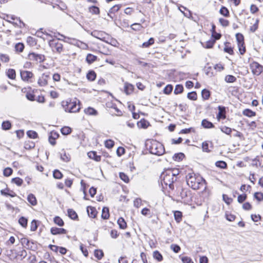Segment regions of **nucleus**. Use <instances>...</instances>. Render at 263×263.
<instances>
[{
  "label": "nucleus",
  "mask_w": 263,
  "mask_h": 263,
  "mask_svg": "<svg viewBox=\"0 0 263 263\" xmlns=\"http://www.w3.org/2000/svg\"><path fill=\"white\" fill-rule=\"evenodd\" d=\"M187 185L194 190H199L202 187L206 189L205 180L199 175L194 173H189L186 176Z\"/></svg>",
  "instance_id": "1"
},
{
  "label": "nucleus",
  "mask_w": 263,
  "mask_h": 263,
  "mask_svg": "<svg viewBox=\"0 0 263 263\" xmlns=\"http://www.w3.org/2000/svg\"><path fill=\"white\" fill-rule=\"evenodd\" d=\"M145 146L152 154L161 156L165 153V148L163 145L157 140H148L145 143Z\"/></svg>",
  "instance_id": "2"
},
{
  "label": "nucleus",
  "mask_w": 263,
  "mask_h": 263,
  "mask_svg": "<svg viewBox=\"0 0 263 263\" xmlns=\"http://www.w3.org/2000/svg\"><path fill=\"white\" fill-rule=\"evenodd\" d=\"M161 183L168 186L170 189L173 190L174 189V183L177 180V177H173V174L167 172V170L164 171L160 176Z\"/></svg>",
  "instance_id": "3"
},
{
  "label": "nucleus",
  "mask_w": 263,
  "mask_h": 263,
  "mask_svg": "<svg viewBox=\"0 0 263 263\" xmlns=\"http://www.w3.org/2000/svg\"><path fill=\"white\" fill-rule=\"evenodd\" d=\"M65 110L66 111H68L69 112H76L77 111H79L80 109V107L77 104V102H66Z\"/></svg>",
  "instance_id": "4"
},
{
  "label": "nucleus",
  "mask_w": 263,
  "mask_h": 263,
  "mask_svg": "<svg viewBox=\"0 0 263 263\" xmlns=\"http://www.w3.org/2000/svg\"><path fill=\"white\" fill-rule=\"evenodd\" d=\"M49 45L52 51H56L58 53H61L63 51V45L55 40H51L49 41Z\"/></svg>",
  "instance_id": "5"
},
{
  "label": "nucleus",
  "mask_w": 263,
  "mask_h": 263,
  "mask_svg": "<svg viewBox=\"0 0 263 263\" xmlns=\"http://www.w3.org/2000/svg\"><path fill=\"white\" fill-rule=\"evenodd\" d=\"M250 67L254 75L259 76L262 72V66L256 62L251 63Z\"/></svg>",
  "instance_id": "6"
},
{
  "label": "nucleus",
  "mask_w": 263,
  "mask_h": 263,
  "mask_svg": "<svg viewBox=\"0 0 263 263\" xmlns=\"http://www.w3.org/2000/svg\"><path fill=\"white\" fill-rule=\"evenodd\" d=\"M28 58L31 61H36L39 63L43 62L45 60V58L44 55L37 54L34 52L30 53L28 54Z\"/></svg>",
  "instance_id": "7"
},
{
  "label": "nucleus",
  "mask_w": 263,
  "mask_h": 263,
  "mask_svg": "<svg viewBox=\"0 0 263 263\" xmlns=\"http://www.w3.org/2000/svg\"><path fill=\"white\" fill-rule=\"evenodd\" d=\"M218 113L217 115V118L218 120L220 119H224L226 118V108L224 106H218Z\"/></svg>",
  "instance_id": "8"
},
{
  "label": "nucleus",
  "mask_w": 263,
  "mask_h": 263,
  "mask_svg": "<svg viewBox=\"0 0 263 263\" xmlns=\"http://www.w3.org/2000/svg\"><path fill=\"white\" fill-rule=\"evenodd\" d=\"M59 137V134L54 131L51 132L48 137V141L52 145H54L56 143L55 140Z\"/></svg>",
  "instance_id": "9"
},
{
  "label": "nucleus",
  "mask_w": 263,
  "mask_h": 263,
  "mask_svg": "<svg viewBox=\"0 0 263 263\" xmlns=\"http://www.w3.org/2000/svg\"><path fill=\"white\" fill-rule=\"evenodd\" d=\"M49 78V74L44 73L38 80V84L41 86H44L47 84L48 79Z\"/></svg>",
  "instance_id": "10"
},
{
  "label": "nucleus",
  "mask_w": 263,
  "mask_h": 263,
  "mask_svg": "<svg viewBox=\"0 0 263 263\" xmlns=\"http://www.w3.org/2000/svg\"><path fill=\"white\" fill-rule=\"evenodd\" d=\"M91 35L98 39L100 40L103 41L105 38V33L103 31L94 30L90 33Z\"/></svg>",
  "instance_id": "11"
},
{
  "label": "nucleus",
  "mask_w": 263,
  "mask_h": 263,
  "mask_svg": "<svg viewBox=\"0 0 263 263\" xmlns=\"http://www.w3.org/2000/svg\"><path fill=\"white\" fill-rule=\"evenodd\" d=\"M22 79L25 81H28L33 76V73L29 71H21L20 72Z\"/></svg>",
  "instance_id": "12"
},
{
  "label": "nucleus",
  "mask_w": 263,
  "mask_h": 263,
  "mask_svg": "<svg viewBox=\"0 0 263 263\" xmlns=\"http://www.w3.org/2000/svg\"><path fill=\"white\" fill-rule=\"evenodd\" d=\"M50 232L52 235H55L58 234H66L67 231L63 228L52 227L50 229Z\"/></svg>",
  "instance_id": "13"
},
{
  "label": "nucleus",
  "mask_w": 263,
  "mask_h": 263,
  "mask_svg": "<svg viewBox=\"0 0 263 263\" xmlns=\"http://www.w3.org/2000/svg\"><path fill=\"white\" fill-rule=\"evenodd\" d=\"M121 5H115L114 6H112L109 10L107 13L108 15L109 16L110 18H113V16L111 15V14H114L116 12H118L121 7Z\"/></svg>",
  "instance_id": "14"
},
{
  "label": "nucleus",
  "mask_w": 263,
  "mask_h": 263,
  "mask_svg": "<svg viewBox=\"0 0 263 263\" xmlns=\"http://www.w3.org/2000/svg\"><path fill=\"white\" fill-rule=\"evenodd\" d=\"M87 212L88 216L91 218H95L97 214V211L95 208L89 206L87 208Z\"/></svg>",
  "instance_id": "15"
},
{
  "label": "nucleus",
  "mask_w": 263,
  "mask_h": 263,
  "mask_svg": "<svg viewBox=\"0 0 263 263\" xmlns=\"http://www.w3.org/2000/svg\"><path fill=\"white\" fill-rule=\"evenodd\" d=\"M88 157L95 161L98 162L101 160V156L97 155L96 152L91 151L87 153Z\"/></svg>",
  "instance_id": "16"
},
{
  "label": "nucleus",
  "mask_w": 263,
  "mask_h": 263,
  "mask_svg": "<svg viewBox=\"0 0 263 263\" xmlns=\"http://www.w3.org/2000/svg\"><path fill=\"white\" fill-rule=\"evenodd\" d=\"M101 217L103 219H107L109 217V208L107 207H103L102 210Z\"/></svg>",
  "instance_id": "17"
},
{
  "label": "nucleus",
  "mask_w": 263,
  "mask_h": 263,
  "mask_svg": "<svg viewBox=\"0 0 263 263\" xmlns=\"http://www.w3.org/2000/svg\"><path fill=\"white\" fill-rule=\"evenodd\" d=\"M84 112L88 115L96 116L98 115V111L95 108L89 107L84 109Z\"/></svg>",
  "instance_id": "18"
},
{
  "label": "nucleus",
  "mask_w": 263,
  "mask_h": 263,
  "mask_svg": "<svg viewBox=\"0 0 263 263\" xmlns=\"http://www.w3.org/2000/svg\"><path fill=\"white\" fill-rule=\"evenodd\" d=\"M201 125L205 128H212L214 127V124L206 119H203L202 121Z\"/></svg>",
  "instance_id": "19"
},
{
  "label": "nucleus",
  "mask_w": 263,
  "mask_h": 263,
  "mask_svg": "<svg viewBox=\"0 0 263 263\" xmlns=\"http://www.w3.org/2000/svg\"><path fill=\"white\" fill-rule=\"evenodd\" d=\"M97 59V57L91 53H88L86 58V61L89 64H92L93 62L96 61Z\"/></svg>",
  "instance_id": "20"
},
{
  "label": "nucleus",
  "mask_w": 263,
  "mask_h": 263,
  "mask_svg": "<svg viewBox=\"0 0 263 263\" xmlns=\"http://www.w3.org/2000/svg\"><path fill=\"white\" fill-rule=\"evenodd\" d=\"M97 74L93 70H89L86 75L87 79L90 81H93L96 78Z\"/></svg>",
  "instance_id": "21"
},
{
  "label": "nucleus",
  "mask_w": 263,
  "mask_h": 263,
  "mask_svg": "<svg viewBox=\"0 0 263 263\" xmlns=\"http://www.w3.org/2000/svg\"><path fill=\"white\" fill-rule=\"evenodd\" d=\"M133 89H134L133 85H132L130 84L127 83H125L124 92L127 95L130 94L133 92Z\"/></svg>",
  "instance_id": "22"
},
{
  "label": "nucleus",
  "mask_w": 263,
  "mask_h": 263,
  "mask_svg": "<svg viewBox=\"0 0 263 263\" xmlns=\"http://www.w3.org/2000/svg\"><path fill=\"white\" fill-rule=\"evenodd\" d=\"M68 215V216L72 219L76 220L78 218V215L77 213L71 209H69L67 210Z\"/></svg>",
  "instance_id": "23"
},
{
  "label": "nucleus",
  "mask_w": 263,
  "mask_h": 263,
  "mask_svg": "<svg viewBox=\"0 0 263 263\" xmlns=\"http://www.w3.org/2000/svg\"><path fill=\"white\" fill-rule=\"evenodd\" d=\"M236 38L238 45L242 46V44L244 43V37L243 35L240 33H237L236 34Z\"/></svg>",
  "instance_id": "24"
},
{
  "label": "nucleus",
  "mask_w": 263,
  "mask_h": 263,
  "mask_svg": "<svg viewBox=\"0 0 263 263\" xmlns=\"http://www.w3.org/2000/svg\"><path fill=\"white\" fill-rule=\"evenodd\" d=\"M174 218L178 223L182 220V213L179 211H176L174 213Z\"/></svg>",
  "instance_id": "25"
},
{
  "label": "nucleus",
  "mask_w": 263,
  "mask_h": 263,
  "mask_svg": "<svg viewBox=\"0 0 263 263\" xmlns=\"http://www.w3.org/2000/svg\"><path fill=\"white\" fill-rule=\"evenodd\" d=\"M211 96V92L207 89H203L201 91V96L204 100H208Z\"/></svg>",
  "instance_id": "26"
},
{
  "label": "nucleus",
  "mask_w": 263,
  "mask_h": 263,
  "mask_svg": "<svg viewBox=\"0 0 263 263\" xmlns=\"http://www.w3.org/2000/svg\"><path fill=\"white\" fill-rule=\"evenodd\" d=\"M118 224L119 228L121 229H125L127 227V224L124 219L122 217H120L118 220Z\"/></svg>",
  "instance_id": "27"
},
{
  "label": "nucleus",
  "mask_w": 263,
  "mask_h": 263,
  "mask_svg": "<svg viewBox=\"0 0 263 263\" xmlns=\"http://www.w3.org/2000/svg\"><path fill=\"white\" fill-rule=\"evenodd\" d=\"M18 223L22 227L26 228L27 227L28 219L27 218L22 216L18 219Z\"/></svg>",
  "instance_id": "28"
},
{
  "label": "nucleus",
  "mask_w": 263,
  "mask_h": 263,
  "mask_svg": "<svg viewBox=\"0 0 263 263\" xmlns=\"http://www.w3.org/2000/svg\"><path fill=\"white\" fill-rule=\"evenodd\" d=\"M190 194V191L186 189H181L180 192V196L182 199L187 198Z\"/></svg>",
  "instance_id": "29"
},
{
  "label": "nucleus",
  "mask_w": 263,
  "mask_h": 263,
  "mask_svg": "<svg viewBox=\"0 0 263 263\" xmlns=\"http://www.w3.org/2000/svg\"><path fill=\"white\" fill-rule=\"evenodd\" d=\"M6 73H7V77L9 79H12V80L15 79V77H16V73H15V71L14 69H9L7 70Z\"/></svg>",
  "instance_id": "30"
},
{
  "label": "nucleus",
  "mask_w": 263,
  "mask_h": 263,
  "mask_svg": "<svg viewBox=\"0 0 263 263\" xmlns=\"http://www.w3.org/2000/svg\"><path fill=\"white\" fill-rule=\"evenodd\" d=\"M27 200L32 205H35L37 203L36 198L32 194H30L28 195Z\"/></svg>",
  "instance_id": "31"
},
{
  "label": "nucleus",
  "mask_w": 263,
  "mask_h": 263,
  "mask_svg": "<svg viewBox=\"0 0 263 263\" xmlns=\"http://www.w3.org/2000/svg\"><path fill=\"white\" fill-rule=\"evenodd\" d=\"M12 125L9 121H3L2 124V128L3 130H7L11 128Z\"/></svg>",
  "instance_id": "32"
},
{
  "label": "nucleus",
  "mask_w": 263,
  "mask_h": 263,
  "mask_svg": "<svg viewBox=\"0 0 263 263\" xmlns=\"http://www.w3.org/2000/svg\"><path fill=\"white\" fill-rule=\"evenodd\" d=\"M35 147V143L32 141L28 140L25 142L24 148L26 149H30Z\"/></svg>",
  "instance_id": "33"
},
{
  "label": "nucleus",
  "mask_w": 263,
  "mask_h": 263,
  "mask_svg": "<svg viewBox=\"0 0 263 263\" xmlns=\"http://www.w3.org/2000/svg\"><path fill=\"white\" fill-rule=\"evenodd\" d=\"M243 115L248 117H252L253 116H255L256 115V112L255 111H252V110L250 109H245L243 111Z\"/></svg>",
  "instance_id": "34"
},
{
  "label": "nucleus",
  "mask_w": 263,
  "mask_h": 263,
  "mask_svg": "<svg viewBox=\"0 0 263 263\" xmlns=\"http://www.w3.org/2000/svg\"><path fill=\"white\" fill-rule=\"evenodd\" d=\"M219 13L225 17H228L230 15L229 10L224 6H222L219 10Z\"/></svg>",
  "instance_id": "35"
},
{
  "label": "nucleus",
  "mask_w": 263,
  "mask_h": 263,
  "mask_svg": "<svg viewBox=\"0 0 263 263\" xmlns=\"http://www.w3.org/2000/svg\"><path fill=\"white\" fill-rule=\"evenodd\" d=\"M89 11L92 14H100V9L99 7L96 6H92L89 7Z\"/></svg>",
  "instance_id": "36"
},
{
  "label": "nucleus",
  "mask_w": 263,
  "mask_h": 263,
  "mask_svg": "<svg viewBox=\"0 0 263 263\" xmlns=\"http://www.w3.org/2000/svg\"><path fill=\"white\" fill-rule=\"evenodd\" d=\"M154 39L153 37H151L147 42H145L142 44V47L143 48L149 47L150 46L154 44Z\"/></svg>",
  "instance_id": "37"
},
{
  "label": "nucleus",
  "mask_w": 263,
  "mask_h": 263,
  "mask_svg": "<svg viewBox=\"0 0 263 263\" xmlns=\"http://www.w3.org/2000/svg\"><path fill=\"white\" fill-rule=\"evenodd\" d=\"M236 80H237V79L235 77H234L233 75H230V74L227 75L225 77V79H224V80L227 83H234V82H236Z\"/></svg>",
  "instance_id": "38"
},
{
  "label": "nucleus",
  "mask_w": 263,
  "mask_h": 263,
  "mask_svg": "<svg viewBox=\"0 0 263 263\" xmlns=\"http://www.w3.org/2000/svg\"><path fill=\"white\" fill-rule=\"evenodd\" d=\"M153 257L158 261H161L163 260V256L158 251H155L153 252Z\"/></svg>",
  "instance_id": "39"
},
{
  "label": "nucleus",
  "mask_w": 263,
  "mask_h": 263,
  "mask_svg": "<svg viewBox=\"0 0 263 263\" xmlns=\"http://www.w3.org/2000/svg\"><path fill=\"white\" fill-rule=\"evenodd\" d=\"M148 124V122L144 119L141 120L137 123L138 126L143 128H147Z\"/></svg>",
  "instance_id": "40"
},
{
  "label": "nucleus",
  "mask_w": 263,
  "mask_h": 263,
  "mask_svg": "<svg viewBox=\"0 0 263 263\" xmlns=\"http://www.w3.org/2000/svg\"><path fill=\"white\" fill-rule=\"evenodd\" d=\"M54 222L60 227H62L64 224V222L62 219L59 216H55L53 219Z\"/></svg>",
  "instance_id": "41"
},
{
  "label": "nucleus",
  "mask_w": 263,
  "mask_h": 263,
  "mask_svg": "<svg viewBox=\"0 0 263 263\" xmlns=\"http://www.w3.org/2000/svg\"><path fill=\"white\" fill-rule=\"evenodd\" d=\"M40 222L36 220H33L31 222L30 230L31 231H35L38 227V223Z\"/></svg>",
  "instance_id": "42"
},
{
  "label": "nucleus",
  "mask_w": 263,
  "mask_h": 263,
  "mask_svg": "<svg viewBox=\"0 0 263 263\" xmlns=\"http://www.w3.org/2000/svg\"><path fill=\"white\" fill-rule=\"evenodd\" d=\"M185 157V155L182 153H179L175 154L174 156H173V159L175 161H179L182 160L184 157Z\"/></svg>",
  "instance_id": "43"
},
{
  "label": "nucleus",
  "mask_w": 263,
  "mask_h": 263,
  "mask_svg": "<svg viewBox=\"0 0 263 263\" xmlns=\"http://www.w3.org/2000/svg\"><path fill=\"white\" fill-rule=\"evenodd\" d=\"M95 256L99 260H100L104 256V253L101 250H96L94 252Z\"/></svg>",
  "instance_id": "44"
},
{
  "label": "nucleus",
  "mask_w": 263,
  "mask_h": 263,
  "mask_svg": "<svg viewBox=\"0 0 263 263\" xmlns=\"http://www.w3.org/2000/svg\"><path fill=\"white\" fill-rule=\"evenodd\" d=\"M183 91V87L182 85L181 84H178L176 85L175 90H174V93L176 95H178L179 93H181Z\"/></svg>",
  "instance_id": "45"
},
{
  "label": "nucleus",
  "mask_w": 263,
  "mask_h": 263,
  "mask_svg": "<svg viewBox=\"0 0 263 263\" xmlns=\"http://www.w3.org/2000/svg\"><path fill=\"white\" fill-rule=\"evenodd\" d=\"M11 182L15 183L17 186H20L22 185L23 180L19 177H15L12 179Z\"/></svg>",
  "instance_id": "46"
},
{
  "label": "nucleus",
  "mask_w": 263,
  "mask_h": 263,
  "mask_svg": "<svg viewBox=\"0 0 263 263\" xmlns=\"http://www.w3.org/2000/svg\"><path fill=\"white\" fill-rule=\"evenodd\" d=\"M215 165L220 168H226L227 167V164L224 161H218L215 163Z\"/></svg>",
  "instance_id": "47"
},
{
  "label": "nucleus",
  "mask_w": 263,
  "mask_h": 263,
  "mask_svg": "<svg viewBox=\"0 0 263 263\" xmlns=\"http://www.w3.org/2000/svg\"><path fill=\"white\" fill-rule=\"evenodd\" d=\"M53 176L55 179H60L63 177V174L58 170H55L53 172Z\"/></svg>",
  "instance_id": "48"
},
{
  "label": "nucleus",
  "mask_w": 263,
  "mask_h": 263,
  "mask_svg": "<svg viewBox=\"0 0 263 263\" xmlns=\"http://www.w3.org/2000/svg\"><path fill=\"white\" fill-rule=\"evenodd\" d=\"M187 97L189 99L191 100H196L197 99V95L196 91H192L187 93Z\"/></svg>",
  "instance_id": "49"
},
{
  "label": "nucleus",
  "mask_w": 263,
  "mask_h": 263,
  "mask_svg": "<svg viewBox=\"0 0 263 263\" xmlns=\"http://www.w3.org/2000/svg\"><path fill=\"white\" fill-rule=\"evenodd\" d=\"M61 132L63 135H67L71 133V129L69 127L65 126L61 129Z\"/></svg>",
  "instance_id": "50"
},
{
  "label": "nucleus",
  "mask_w": 263,
  "mask_h": 263,
  "mask_svg": "<svg viewBox=\"0 0 263 263\" xmlns=\"http://www.w3.org/2000/svg\"><path fill=\"white\" fill-rule=\"evenodd\" d=\"M173 88V85H172L171 84H168L164 88L163 92L165 94L169 95L172 91Z\"/></svg>",
  "instance_id": "51"
},
{
  "label": "nucleus",
  "mask_w": 263,
  "mask_h": 263,
  "mask_svg": "<svg viewBox=\"0 0 263 263\" xmlns=\"http://www.w3.org/2000/svg\"><path fill=\"white\" fill-rule=\"evenodd\" d=\"M13 173V170L10 167H6L4 170L3 175L6 177L10 176Z\"/></svg>",
  "instance_id": "52"
},
{
  "label": "nucleus",
  "mask_w": 263,
  "mask_h": 263,
  "mask_svg": "<svg viewBox=\"0 0 263 263\" xmlns=\"http://www.w3.org/2000/svg\"><path fill=\"white\" fill-rule=\"evenodd\" d=\"M27 135L30 138L35 139L37 137V134L36 132L33 130H28L27 132Z\"/></svg>",
  "instance_id": "53"
},
{
  "label": "nucleus",
  "mask_w": 263,
  "mask_h": 263,
  "mask_svg": "<svg viewBox=\"0 0 263 263\" xmlns=\"http://www.w3.org/2000/svg\"><path fill=\"white\" fill-rule=\"evenodd\" d=\"M202 148L203 152L209 153L211 150L209 148V143L208 141H204L202 143Z\"/></svg>",
  "instance_id": "54"
},
{
  "label": "nucleus",
  "mask_w": 263,
  "mask_h": 263,
  "mask_svg": "<svg viewBox=\"0 0 263 263\" xmlns=\"http://www.w3.org/2000/svg\"><path fill=\"white\" fill-rule=\"evenodd\" d=\"M15 50L18 52H22L24 49V45L22 43H18L15 46Z\"/></svg>",
  "instance_id": "55"
},
{
  "label": "nucleus",
  "mask_w": 263,
  "mask_h": 263,
  "mask_svg": "<svg viewBox=\"0 0 263 263\" xmlns=\"http://www.w3.org/2000/svg\"><path fill=\"white\" fill-rule=\"evenodd\" d=\"M105 146L108 148H111L114 146V141L111 139L105 141Z\"/></svg>",
  "instance_id": "56"
},
{
  "label": "nucleus",
  "mask_w": 263,
  "mask_h": 263,
  "mask_svg": "<svg viewBox=\"0 0 263 263\" xmlns=\"http://www.w3.org/2000/svg\"><path fill=\"white\" fill-rule=\"evenodd\" d=\"M258 23H259V20L256 19L255 20V22L253 26H251L250 28V30L252 32H254L258 28Z\"/></svg>",
  "instance_id": "57"
},
{
  "label": "nucleus",
  "mask_w": 263,
  "mask_h": 263,
  "mask_svg": "<svg viewBox=\"0 0 263 263\" xmlns=\"http://www.w3.org/2000/svg\"><path fill=\"white\" fill-rule=\"evenodd\" d=\"M254 198L258 201L263 200V193L260 192H256L254 195Z\"/></svg>",
  "instance_id": "58"
},
{
  "label": "nucleus",
  "mask_w": 263,
  "mask_h": 263,
  "mask_svg": "<svg viewBox=\"0 0 263 263\" xmlns=\"http://www.w3.org/2000/svg\"><path fill=\"white\" fill-rule=\"evenodd\" d=\"M247 198V195L246 194L239 195L237 198V201L239 203H242L245 201Z\"/></svg>",
  "instance_id": "59"
},
{
  "label": "nucleus",
  "mask_w": 263,
  "mask_h": 263,
  "mask_svg": "<svg viewBox=\"0 0 263 263\" xmlns=\"http://www.w3.org/2000/svg\"><path fill=\"white\" fill-rule=\"evenodd\" d=\"M0 60L3 62L7 63L9 61L10 59L7 54L0 53Z\"/></svg>",
  "instance_id": "60"
},
{
  "label": "nucleus",
  "mask_w": 263,
  "mask_h": 263,
  "mask_svg": "<svg viewBox=\"0 0 263 263\" xmlns=\"http://www.w3.org/2000/svg\"><path fill=\"white\" fill-rule=\"evenodd\" d=\"M131 27L134 30L140 31L142 28V26L139 23H134L131 25Z\"/></svg>",
  "instance_id": "61"
},
{
  "label": "nucleus",
  "mask_w": 263,
  "mask_h": 263,
  "mask_svg": "<svg viewBox=\"0 0 263 263\" xmlns=\"http://www.w3.org/2000/svg\"><path fill=\"white\" fill-rule=\"evenodd\" d=\"M119 177L121 178V179L122 180L125 182H126V183L128 182V181H129L128 177L125 173H120Z\"/></svg>",
  "instance_id": "62"
},
{
  "label": "nucleus",
  "mask_w": 263,
  "mask_h": 263,
  "mask_svg": "<svg viewBox=\"0 0 263 263\" xmlns=\"http://www.w3.org/2000/svg\"><path fill=\"white\" fill-rule=\"evenodd\" d=\"M219 22L223 27H227L229 25V21L223 18H220L219 19Z\"/></svg>",
  "instance_id": "63"
},
{
  "label": "nucleus",
  "mask_w": 263,
  "mask_h": 263,
  "mask_svg": "<svg viewBox=\"0 0 263 263\" xmlns=\"http://www.w3.org/2000/svg\"><path fill=\"white\" fill-rule=\"evenodd\" d=\"M183 263H194L192 259L187 256H184L181 258Z\"/></svg>",
  "instance_id": "64"
}]
</instances>
